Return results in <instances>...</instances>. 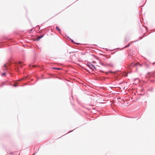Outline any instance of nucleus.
Instances as JSON below:
<instances>
[{
	"mask_svg": "<svg viewBox=\"0 0 155 155\" xmlns=\"http://www.w3.org/2000/svg\"><path fill=\"white\" fill-rule=\"evenodd\" d=\"M43 36V35H41V36H38V37L37 38V39H36V40H39L40 39H41V38H42Z\"/></svg>",
	"mask_w": 155,
	"mask_h": 155,
	"instance_id": "f257e3e1",
	"label": "nucleus"
},
{
	"mask_svg": "<svg viewBox=\"0 0 155 155\" xmlns=\"http://www.w3.org/2000/svg\"><path fill=\"white\" fill-rule=\"evenodd\" d=\"M21 62H19V64H21Z\"/></svg>",
	"mask_w": 155,
	"mask_h": 155,
	"instance_id": "9d476101",
	"label": "nucleus"
},
{
	"mask_svg": "<svg viewBox=\"0 0 155 155\" xmlns=\"http://www.w3.org/2000/svg\"><path fill=\"white\" fill-rule=\"evenodd\" d=\"M130 45V44L128 45L127 46H126L125 47H128V46H129V45Z\"/></svg>",
	"mask_w": 155,
	"mask_h": 155,
	"instance_id": "0eeeda50",
	"label": "nucleus"
},
{
	"mask_svg": "<svg viewBox=\"0 0 155 155\" xmlns=\"http://www.w3.org/2000/svg\"><path fill=\"white\" fill-rule=\"evenodd\" d=\"M130 45V44L128 45L127 46H126L125 47H128V46H129V45Z\"/></svg>",
	"mask_w": 155,
	"mask_h": 155,
	"instance_id": "6e6552de",
	"label": "nucleus"
},
{
	"mask_svg": "<svg viewBox=\"0 0 155 155\" xmlns=\"http://www.w3.org/2000/svg\"><path fill=\"white\" fill-rule=\"evenodd\" d=\"M5 73H3L2 74V76H4V75H5Z\"/></svg>",
	"mask_w": 155,
	"mask_h": 155,
	"instance_id": "20e7f679",
	"label": "nucleus"
},
{
	"mask_svg": "<svg viewBox=\"0 0 155 155\" xmlns=\"http://www.w3.org/2000/svg\"><path fill=\"white\" fill-rule=\"evenodd\" d=\"M56 29H57L58 31H61L60 29V28L58 26H56Z\"/></svg>",
	"mask_w": 155,
	"mask_h": 155,
	"instance_id": "f03ea898",
	"label": "nucleus"
},
{
	"mask_svg": "<svg viewBox=\"0 0 155 155\" xmlns=\"http://www.w3.org/2000/svg\"><path fill=\"white\" fill-rule=\"evenodd\" d=\"M23 79V78H22V79H19L18 81H21Z\"/></svg>",
	"mask_w": 155,
	"mask_h": 155,
	"instance_id": "423d86ee",
	"label": "nucleus"
},
{
	"mask_svg": "<svg viewBox=\"0 0 155 155\" xmlns=\"http://www.w3.org/2000/svg\"><path fill=\"white\" fill-rule=\"evenodd\" d=\"M15 87H17V85H16V84H15Z\"/></svg>",
	"mask_w": 155,
	"mask_h": 155,
	"instance_id": "1a4fd4ad",
	"label": "nucleus"
},
{
	"mask_svg": "<svg viewBox=\"0 0 155 155\" xmlns=\"http://www.w3.org/2000/svg\"><path fill=\"white\" fill-rule=\"evenodd\" d=\"M53 68L56 69H58V70H60L61 69L60 68Z\"/></svg>",
	"mask_w": 155,
	"mask_h": 155,
	"instance_id": "7ed1b4c3",
	"label": "nucleus"
},
{
	"mask_svg": "<svg viewBox=\"0 0 155 155\" xmlns=\"http://www.w3.org/2000/svg\"><path fill=\"white\" fill-rule=\"evenodd\" d=\"M35 155V154H34L33 155Z\"/></svg>",
	"mask_w": 155,
	"mask_h": 155,
	"instance_id": "9b49d317",
	"label": "nucleus"
},
{
	"mask_svg": "<svg viewBox=\"0 0 155 155\" xmlns=\"http://www.w3.org/2000/svg\"><path fill=\"white\" fill-rule=\"evenodd\" d=\"M137 65H139L140 66V64L139 63H137Z\"/></svg>",
	"mask_w": 155,
	"mask_h": 155,
	"instance_id": "39448f33",
	"label": "nucleus"
}]
</instances>
